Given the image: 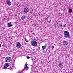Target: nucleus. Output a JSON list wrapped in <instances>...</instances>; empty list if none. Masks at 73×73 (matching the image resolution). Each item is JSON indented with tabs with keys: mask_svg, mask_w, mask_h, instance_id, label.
<instances>
[{
	"mask_svg": "<svg viewBox=\"0 0 73 73\" xmlns=\"http://www.w3.org/2000/svg\"><path fill=\"white\" fill-rule=\"evenodd\" d=\"M52 47H53V48H54V46H53Z\"/></svg>",
	"mask_w": 73,
	"mask_h": 73,
	"instance_id": "4be33fe9",
	"label": "nucleus"
},
{
	"mask_svg": "<svg viewBox=\"0 0 73 73\" xmlns=\"http://www.w3.org/2000/svg\"><path fill=\"white\" fill-rule=\"evenodd\" d=\"M52 21V20H50V21Z\"/></svg>",
	"mask_w": 73,
	"mask_h": 73,
	"instance_id": "412c9836",
	"label": "nucleus"
},
{
	"mask_svg": "<svg viewBox=\"0 0 73 73\" xmlns=\"http://www.w3.org/2000/svg\"><path fill=\"white\" fill-rule=\"evenodd\" d=\"M8 68H9V67H8Z\"/></svg>",
	"mask_w": 73,
	"mask_h": 73,
	"instance_id": "a878e982",
	"label": "nucleus"
},
{
	"mask_svg": "<svg viewBox=\"0 0 73 73\" xmlns=\"http://www.w3.org/2000/svg\"><path fill=\"white\" fill-rule=\"evenodd\" d=\"M16 47L17 48H21V44L20 43V42H17L16 43Z\"/></svg>",
	"mask_w": 73,
	"mask_h": 73,
	"instance_id": "39448f33",
	"label": "nucleus"
},
{
	"mask_svg": "<svg viewBox=\"0 0 73 73\" xmlns=\"http://www.w3.org/2000/svg\"><path fill=\"white\" fill-rule=\"evenodd\" d=\"M9 0H6V2L7 1H9Z\"/></svg>",
	"mask_w": 73,
	"mask_h": 73,
	"instance_id": "6ab92c4d",
	"label": "nucleus"
},
{
	"mask_svg": "<svg viewBox=\"0 0 73 73\" xmlns=\"http://www.w3.org/2000/svg\"><path fill=\"white\" fill-rule=\"evenodd\" d=\"M12 0V1H13V0Z\"/></svg>",
	"mask_w": 73,
	"mask_h": 73,
	"instance_id": "b1692460",
	"label": "nucleus"
},
{
	"mask_svg": "<svg viewBox=\"0 0 73 73\" xmlns=\"http://www.w3.org/2000/svg\"><path fill=\"white\" fill-rule=\"evenodd\" d=\"M25 40L26 42H28V40H27V39H26V38H25Z\"/></svg>",
	"mask_w": 73,
	"mask_h": 73,
	"instance_id": "2eb2a0df",
	"label": "nucleus"
},
{
	"mask_svg": "<svg viewBox=\"0 0 73 73\" xmlns=\"http://www.w3.org/2000/svg\"><path fill=\"white\" fill-rule=\"evenodd\" d=\"M58 66L61 69H62L63 68V64H62L61 62H59Z\"/></svg>",
	"mask_w": 73,
	"mask_h": 73,
	"instance_id": "0eeeda50",
	"label": "nucleus"
},
{
	"mask_svg": "<svg viewBox=\"0 0 73 73\" xmlns=\"http://www.w3.org/2000/svg\"><path fill=\"white\" fill-rule=\"evenodd\" d=\"M4 66L3 67L4 69H11L10 66H9V64L8 63H6L4 64Z\"/></svg>",
	"mask_w": 73,
	"mask_h": 73,
	"instance_id": "7ed1b4c3",
	"label": "nucleus"
},
{
	"mask_svg": "<svg viewBox=\"0 0 73 73\" xmlns=\"http://www.w3.org/2000/svg\"><path fill=\"white\" fill-rule=\"evenodd\" d=\"M31 32H32V31H31Z\"/></svg>",
	"mask_w": 73,
	"mask_h": 73,
	"instance_id": "393cba45",
	"label": "nucleus"
},
{
	"mask_svg": "<svg viewBox=\"0 0 73 73\" xmlns=\"http://www.w3.org/2000/svg\"><path fill=\"white\" fill-rule=\"evenodd\" d=\"M32 46H34L36 47L37 46V44L38 43L36 42V41L35 40V39L33 40L31 42Z\"/></svg>",
	"mask_w": 73,
	"mask_h": 73,
	"instance_id": "f03ea898",
	"label": "nucleus"
},
{
	"mask_svg": "<svg viewBox=\"0 0 73 73\" xmlns=\"http://www.w3.org/2000/svg\"><path fill=\"white\" fill-rule=\"evenodd\" d=\"M66 24H65L64 25V27H66Z\"/></svg>",
	"mask_w": 73,
	"mask_h": 73,
	"instance_id": "f3484780",
	"label": "nucleus"
},
{
	"mask_svg": "<svg viewBox=\"0 0 73 73\" xmlns=\"http://www.w3.org/2000/svg\"><path fill=\"white\" fill-rule=\"evenodd\" d=\"M49 23H50V21H49Z\"/></svg>",
	"mask_w": 73,
	"mask_h": 73,
	"instance_id": "5701e85b",
	"label": "nucleus"
},
{
	"mask_svg": "<svg viewBox=\"0 0 73 73\" xmlns=\"http://www.w3.org/2000/svg\"><path fill=\"white\" fill-rule=\"evenodd\" d=\"M60 27H62V25H60Z\"/></svg>",
	"mask_w": 73,
	"mask_h": 73,
	"instance_id": "a211bd4d",
	"label": "nucleus"
},
{
	"mask_svg": "<svg viewBox=\"0 0 73 73\" xmlns=\"http://www.w3.org/2000/svg\"><path fill=\"white\" fill-rule=\"evenodd\" d=\"M63 44L64 45H67L68 44V42H67L66 41H64L63 42Z\"/></svg>",
	"mask_w": 73,
	"mask_h": 73,
	"instance_id": "9d476101",
	"label": "nucleus"
},
{
	"mask_svg": "<svg viewBox=\"0 0 73 73\" xmlns=\"http://www.w3.org/2000/svg\"><path fill=\"white\" fill-rule=\"evenodd\" d=\"M8 25L9 27H11L12 26V25L11 23H9L8 24Z\"/></svg>",
	"mask_w": 73,
	"mask_h": 73,
	"instance_id": "ddd939ff",
	"label": "nucleus"
},
{
	"mask_svg": "<svg viewBox=\"0 0 73 73\" xmlns=\"http://www.w3.org/2000/svg\"><path fill=\"white\" fill-rule=\"evenodd\" d=\"M42 48L43 50L45 49L46 48V44H45L44 46H42Z\"/></svg>",
	"mask_w": 73,
	"mask_h": 73,
	"instance_id": "9b49d317",
	"label": "nucleus"
},
{
	"mask_svg": "<svg viewBox=\"0 0 73 73\" xmlns=\"http://www.w3.org/2000/svg\"><path fill=\"white\" fill-rule=\"evenodd\" d=\"M69 11L70 13H72V9H70L69 10Z\"/></svg>",
	"mask_w": 73,
	"mask_h": 73,
	"instance_id": "4468645a",
	"label": "nucleus"
},
{
	"mask_svg": "<svg viewBox=\"0 0 73 73\" xmlns=\"http://www.w3.org/2000/svg\"><path fill=\"white\" fill-rule=\"evenodd\" d=\"M27 58H28V59L30 58V57L29 56H27Z\"/></svg>",
	"mask_w": 73,
	"mask_h": 73,
	"instance_id": "dca6fc26",
	"label": "nucleus"
},
{
	"mask_svg": "<svg viewBox=\"0 0 73 73\" xmlns=\"http://www.w3.org/2000/svg\"><path fill=\"white\" fill-rule=\"evenodd\" d=\"M26 17V16L25 15H23L22 16L21 19L22 20H25V19L26 17Z\"/></svg>",
	"mask_w": 73,
	"mask_h": 73,
	"instance_id": "1a4fd4ad",
	"label": "nucleus"
},
{
	"mask_svg": "<svg viewBox=\"0 0 73 73\" xmlns=\"http://www.w3.org/2000/svg\"><path fill=\"white\" fill-rule=\"evenodd\" d=\"M64 37L65 38H68L69 39H70V38L69 32L67 31H65L64 32Z\"/></svg>",
	"mask_w": 73,
	"mask_h": 73,
	"instance_id": "f257e3e1",
	"label": "nucleus"
},
{
	"mask_svg": "<svg viewBox=\"0 0 73 73\" xmlns=\"http://www.w3.org/2000/svg\"><path fill=\"white\" fill-rule=\"evenodd\" d=\"M5 61L6 62H8L11 61V57L9 56L5 58Z\"/></svg>",
	"mask_w": 73,
	"mask_h": 73,
	"instance_id": "20e7f679",
	"label": "nucleus"
},
{
	"mask_svg": "<svg viewBox=\"0 0 73 73\" xmlns=\"http://www.w3.org/2000/svg\"><path fill=\"white\" fill-rule=\"evenodd\" d=\"M23 11L25 13H27L29 11V9L27 7H25Z\"/></svg>",
	"mask_w": 73,
	"mask_h": 73,
	"instance_id": "423d86ee",
	"label": "nucleus"
},
{
	"mask_svg": "<svg viewBox=\"0 0 73 73\" xmlns=\"http://www.w3.org/2000/svg\"><path fill=\"white\" fill-rule=\"evenodd\" d=\"M1 47V44L0 43V48Z\"/></svg>",
	"mask_w": 73,
	"mask_h": 73,
	"instance_id": "aec40b11",
	"label": "nucleus"
},
{
	"mask_svg": "<svg viewBox=\"0 0 73 73\" xmlns=\"http://www.w3.org/2000/svg\"><path fill=\"white\" fill-rule=\"evenodd\" d=\"M24 69L27 70V71L28 70V66H27V64H26L25 65Z\"/></svg>",
	"mask_w": 73,
	"mask_h": 73,
	"instance_id": "f8f14e48",
	"label": "nucleus"
},
{
	"mask_svg": "<svg viewBox=\"0 0 73 73\" xmlns=\"http://www.w3.org/2000/svg\"><path fill=\"white\" fill-rule=\"evenodd\" d=\"M6 3L8 5H11V2L10 1H6Z\"/></svg>",
	"mask_w": 73,
	"mask_h": 73,
	"instance_id": "6e6552de",
	"label": "nucleus"
}]
</instances>
